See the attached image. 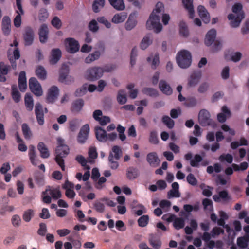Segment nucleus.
<instances>
[{
	"instance_id": "1",
	"label": "nucleus",
	"mask_w": 249,
	"mask_h": 249,
	"mask_svg": "<svg viewBox=\"0 0 249 249\" xmlns=\"http://www.w3.org/2000/svg\"><path fill=\"white\" fill-rule=\"evenodd\" d=\"M58 146L56 149L55 161L63 171H65V167L64 158L66 157L69 153L68 146L64 143L63 139L60 138L57 139Z\"/></svg>"
},
{
	"instance_id": "2",
	"label": "nucleus",
	"mask_w": 249,
	"mask_h": 249,
	"mask_svg": "<svg viewBox=\"0 0 249 249\" xmlns=\"http://www.w3.org/2000/svg\"><path fill=\"white\" fill-rule=\"evenodd\" d=\"M242 9V5L241 3H236L232 6L233 13L229 14L228 16L230 24L231 27L234 28L238 27L242 20L244 18Z\"/></svg>"
},
{
	"instance_id": "3",
	"label": "nucleus",
	"mask_w": 249,
	"mask_h": 249,
	"mask_svg": "<svg viewBox=\"0 0 249 249\" xmlns=\"http://www.w3.org/2000/svg\"><path fill=\"white\" fill-rule=\"evenodd\" d=\"M176 59L178 66L182 69L188 68L192 63L191 53L186 50H181L178 52Z\"/></svg>"
},
{
	"instance_id": "4",
	"label": "nucleus",
	"mask_w": 249,
	"mask_h": 249,
	"mask_svg": "<svg viewBox=\"0 0 249 249\" xmlns=\"http://www.w3.org/2000/svg\"><path fill=\"white\" fill-rule=\"evenodd\" d=\"M160 17L159 15L151 14L146 22V28L148 30H153L158 33L162 29V26L160 22Z\"/></svg>"
},
{
	"instance_id": "5",
	"label": "nucleus",
	"mask_w": 249,
	"mask_h": 249,
	"mask_svg": "<svg viewBox=\"0 0 249 249\" xmlns=\"http://www.w3.org/2000/svg\"><path fill=\"white\" fill-rule=\"evenodd\" d=\"M103 73L104 71L100 67L90 68L85 72L84 77L88 80L94 81L100 78Z\"/></svg>"
},
{
	"instance_id": "6",
	"label": "nucleus",
	"mask_w": 249,
	"mask_h": 249,
	"mask_svg": "<svg viewBox=\"0 0 249 249\" xmlns=\"http://www.w3.org/2000/svg\"><path fill=\"white\" fill-rule=\"evenodd\" d=\"M29 88L31 91L37 96H41L43 94V90L41 85L35 78H31L29 82Z\"/></svg>"
},
{
	"instance_id": "7",
	"label": "nucleus",
	"mask_w": 249,
	"mask_h": 249,
	"mask_svg": "<svg viewBox=\"0 0 249 249\" xmlns=\"http://www.w3.org/2000/svg\"><path fill=\"white\" fill-rule=\"evenodd\" d=\"M90 128L88 124H85L80 129L77 136V141L80 144L85 143L89 138Z\"/></svg>"
},
{
	"instance_id": "8",
	"label": "nucleus",
	"mask_w": 249,
	"mask_h": 249,
	"mask_svg": "<svg viewBox=\"0 0 249 249\" xmlns=\"http://www.w3.org/2000/svg\"><path fill=\"white\" fill-rule=\"evenodd\" d=\"M18 43L15 40L13 44H10V47L8 51V56L11 62L17 60L20 57L19 51L18 48Z\"/></svg>"
},
{
	"instance_id": "9",
	"label": "nucleus",
	"mask_w": 249,
	"mask_h": 249,
	"mask_svg": "<svg viewBox=\"0 0 249 249\" xmlns=\"http://www.w3.org/2000/svg\"><path fill=\"white\" fill-rule=\"evenodd\" d=\"M67 50L70 53H75L79 49L78 42L72 38H67L65 41Z\"/></svg>"
},
{
	"instance_id": "10",
	"label": "nucleus",
	"mask_w": 249,
	"mask_h": 249,
	"mask_svg": "<svg viewBox=\"0 0 249 249\" xmlns=\"http://www.w3.org/2000/svg\"><path fill=\"white\" fill-rule=\"evenodd\" d=\"M59 90L56 86H52L48 90L46 101L48 103H53L55 102L58 97Z\"/></svg>"
},
{
	"instance_id": "11",
	"label": "nucleus",
	"mask_w": 249,
	"mask_h": 249,
	"mask_svg": "<svg viewBox=\"0 0 249 249\" xmlns=\"http://www.w3.org/2000/svg\"><path fill=\"white\" fill-rule=\"evenodd\" d=\"M35 111L38 124L40 125H42L44 123V114L43 107L40 103H36Z\"/></svg>"
},
{
	"instance_id": "12",
	"label": "nucleus",
	"mask_w": 249,
	"mask_h": 249,
	"mask_svg": "<svg viewBox=\"0 0 249 249\" xmlns=\"http://www.w3.org/2000/svg\"><path fill=\"white\" fill-rule=\"evenodd\" d=\"M146 160L151 167L154 168L158 167L160 162L157 154L154 152L149 153L147 155Z\"/></svg>"
},
{
	"instance_id": "13",
	"label": "nucleus",
	"mask_w": 249,
	"mask_h": 249,
	"mask_svg": "<svg viewBox=\"0 0 249 249\" xmlns=\"http://www.w3.org/2000/svg\"><path fill=\"white\" fill-rule=\"evenodd\" d=\"M198 120L202 125H209L211 122L209 112L206 110H201L198 115Z\"/></svg>"
},
{
	"instance_id": "14",
	"label": "nucleus",
	"mask_w": 249,
	"mask_h": 249,
	"mask_svg": "<svg viewBox=\"0 0 249 249\" xmlns=\"http://www.w3.org/2000/svg\"><path fill=\"white\" fill-rule=\"evenodd\" d=\"M197 12L204 23H208L210 22V14L204 6H198L197 7Z\"/></svg>"
},
{
	"instance_id": "15",
	"label": "nucleus",
	"mask_w": 249,
	"mask_h": 249,
	"mask_svg": "<svg viewBox=\"0 0 249 249\" xmlns=\"http://www.w3.org/2000/svg\"><path fill=\"white\" fill-rule=\"evenodd\" d=\"M43 194H49L54 199H58L62 196V194L59 187L57 188H52L49 187L46 189L45 192Z\"/></svg>"
},
{
	"instance_id": "16",
	"label": "nucleus",
	"mask_w": 249,
	"mask_h": 249,
	"mask_svg": "<svg viewBox=\"0 0 249 249\" xmlns=\"http://www.w3.org/2000/svg\"><path fill=\"white\" fill-rule=\"evenodd\" d=\"M11 20L7 16H4L2 21V30L5 35H8L11 32Z\"/></svg>"
},
{
	"instance_id": "17",
	"label": "nucleus",
	"mask_w": 249,
	"mask_h": 249,
	"mask_svg": "<svg viewBox=\"0 0 249 249\" xmlns=\"http://www.w3.org/2000/svg\"><path fill=\"white\" fill-rule=\"evenodd\" d=\"M95 135L97 139L101 142H106L108 140L106 131L100 127L95 128Z\"/></svg>"
},
{
	"instance_id": "18",
	"label": "nucleus",
	"mask_w": 249,
	"mask_h": 249,
	"mask_svg": "<svg viewBox=\"0 0 249 249\" xmlns=\"http://www.w3.org/2000/svg\"><path fill=\"white\" fill-rule=\"evenodd\" d=\"M222 112L217 114V120L219 122H224L227 117H230L231 115L230 110L226 106H223L221 108Z\"/></svg>"
},
{
	"instance_id": "19",
	"label": "nucleus",
	"mask_w": 249,
	"mask_h": 249,
	"mask_svg": "<svg viewBox=\"0 0 249 249\" xmlns=\"http://www.w3.org/2000/svg\"><path fill=\"white\" fill-rule=\"evenodd\" d=\"M159 87L160 90L165 94L170 95L172 93V89L170 86L165 80H160Z\"/></svg>"
},
{
	"instance_id": "20",
	"label": "nucleus",
	"mask_w": 249,
	"mask_h": 249,
	"mask_svg": "<svg viewBox=\"0 0 249 249\" xmlns=\"http://www.w3.org/2000/svg\"><path fill=\"white\" fill-rule=\"evenodd\" d=\"M87 89L90 92H93L96 89L97 90V87L94 85L90 84L89 86L87 85H84L81 88L76 90V95L80 96L84 95L86 93Z\"/></svg>"
},
{
	"instance_id": "21",
	"label": "nucleus",
	"mask_w": 249,
	"mask_h": 249,
	"mask_svg": "<svg viewBox=\"0 0 249 249\" xmlns=\"http://www.w3.org/2000/svg\"><path fill=\"white\" fill-rule=\"evenodd\" d=\"M180 196L179 192V185L177 182H174L172 184V189L168 192V197H178Z\"/></svg>"
},
{
	"instance_id": "22",
	"label": "nucleus",
	"mask_w": 249,
	"mask_h": 249,
	"mask_svg": "<svg viewBox=\"0 0 249 249\" xmlns=\"http://www.w3.org/2000/svg\"><path fill=\"white\" fill-rule=\"evenodd\" d=\"M24 39L26 45H31L34 40V32L30 28L26 29L24 34Z\"/></svg>"
},
{
	"instance_id": "23",
	"label": "nucleus",
	"mask_w": 249,
	"mask_h": 249,
	"mask_svg": "<svg viewBox=\"0 0 249 249\" xmlns=\"http://www.w3.org/2000/svg\"><path fill=\"white\" fill-rule=\"evenodd\" d=\"M24 104L26 109L31 111L33 109L34 102L33 97L30 93H26L24 97Z\"/></svg>"
},
{
	"instance_id": "24",
	"label": "nucleus",
	"mask_w": 249,
	"mask_h": 249,
	"mask_svg": "<svg viewBox=\"0 0 249 249\" xmlns=\"http://www.w3.org/2000/svg\"><path fill=\"white\" fill-rule=\"evenodd\" d=\"M48 29L46 24H42L39 29V35L40 42L44 43L48 38Z\"/></svg>"
},
{
	"instance_id": "25",
	"label": "nucleus",
	"mask_w": 249,
	"mask_h": 249,
	"mask_svg": "<svg viewBox=\"0 0 249 249\" xmlns=\"http://www.w3.org/2000/svg\"><path fill=\"white\" fill-rule=\"evenodd\" d=\"M147 61L153 69H156L160 63L159 55L157 53L151 54L147 57Z\"/></svg>"
},
{
	"instance_id": "26",
	"label": "nucleus",
	"mask_w": 249,
	"mask_h": 249,
	"mask_svg": "<svg viewBox=\"0 0 249 249\" xmlns=\"http://www.w3.org/2000/svg\"><path fill=\"white\" fill-rule=\"evenodd\" d=\"M18 86L21 91H24L27 89V81L25 72L21 71L19 75Z\"/></svg>"
},
{
	"instance_id": "27",
	"label": "nucleus",
	"mask_w": 249,
	"mask_h": 249,
	"mask_svg": "<svg viewBox=\"0 0 249 249\" xmlns=\"http://www.w3.org/2000/svg\"><path fill=\"white\" fill-rule=\"evenodd\" d=\"M216 36V31L214 29L210 30L206 35L205 43L207 46H210L213 42Z\"/></svg>"
},
{
	"instance_id": "28",
	"label": "nucleus",
	"mask_w": 249,
	"mask_h": 249,
	"mask_svg": "<svg viewBox=\"0 0 249 249\" xmlns=\"http://www.w3.org/2000/svg\"><path fill=\"white\" fill-rule=\"evenodd\" d=\"M184 7L188 10L189 17L192 18L195 16L193 0H182Z\"/></svg>"
},
{
	"instance_id": "29",
	"label": "nucleus",
	"mask_w": 249,
	"mask_h": 249,
	"mask_svg": "<svg viewBox=\"0 0 249 249\" xmlns=\"http://www.w3.org/2000/svg\"><path fill=\"white\" fill-rule=\"evenodd\" d=\"M61 56V53L59 49H56L52 51L51 56L50 59V62L52 64H56Z\"/></svg>"
},
{
	"instance_id": "30",
	"label": "nucleus",
	"mask_w": 249,
	"mask_h": 249,
	"mask_svg": "<svg viewBox=\"0 0 249 249\" xmlns=\"http://www.w3.org/2000/svg\"><path fill=\"white\" fill-rule=\"evenodd\" d=\"M29 156L30 161L33 165H36L39 163V160L36 158L35 147L33 145H30L29 149Z\"/></svg>"
},
{
	"instance_id": "31",
	"label": "nucleus",
	"mask_w": 249,
	"mask_h": 249,
	"mask_svg": "<svg viewBox=\"0 0 249 249\" xmlns=\"http://www.w3.org/2000/svg\"><path fill=\"white\" fill-rule=\"evenodd\" d=\"M83 106V101L81 99L77 100L72 103L71 111L73 113H78L82 110Z\"/></svg>"
},
{
	"instance_id": "32",
	"label": "nucleus",
	"mask_w": 249,
	"mask_h": 249,
	"mask_svg": "<svg viewBox=\"0 0 249 249\" xmlns=\"http://www.w3.org/2000/svg\"><path fill=\"white\" fill-rule=\"evenodd\" d=\"M127 14L125 13H120L114 15L112 18V22L115 24L123 22L127 18Z\"/></svg>"
},
{
	"instance_id": "33",
	"label": "nucleus",
	"mask_w": 249,
	"mask_h": 249,
	"mask_svg": "<svg viewBox=\"0 0 249 249\" xmlns=\"http://www.w3.org/2000/svg\"><path fill=\"white\" fill-rule=\"evenodd\" d=\"M110 4L117 10L122 11L125 9L123 0H108Z\"/></svg>"
},
{
	"instance_id": "34",
	"label": "nucleus",
	"mask_w": 249,
	"mask_h": 249,
	"mask_svg": "<svg viewBox=\"0 0 249 249\" xmlns=\"http://www.w3.org/2000/svg\"><path fill=\"white\" fill-rule=\"evenodd\" d=\"M88 155L89 163H93L94 162V160L96 159L98 156V153L97 152L96 148L94 146L90 147L88 151Z\"/></svg>"
},
{
	"instance_id": "35",
	"label": "nucleus",
	"mask_w": 249,
	"mask_h": 249,
	"mask_svg": "<svg viewBox=\"0 0 249 249\" xmlns=\"http://www.w3.org/2000/svg\"><path fill=\"white\" fill-rule=\"evenodd\" d=\"M213 198L215 202H219L221 200L226 201L230 198V197L226 191H222L220 192L218 195H213Z\"/></svg>"
},
{
	"instance_id": "36",
	"label": "nucleus",
	"mask_w": 249,
	"mask_h": 249,
	"mask_svg": "<svg viewBox=\"0 0 249 249\" xmlns=\"http://www.w3.org/2000/svg\"><path fill=\"white\" fill-rule=\"evenodd\" d=\"M249 242V234H246L245 236L238 237L237 239V245L242 248H245L248 246Z\"/></svg>"
},
{
	"instance_id": "37",
	"label": "nucleus",
	"mask_w": 249,
	"mask_h": 249,
	"mask_svg": "<svg viewBox=\"0 0 249 249\" xmlns=\"http://www.w3.org/2000/svg\"><path fill=\"white\" fill-rule=\"evenodd\" d=\"M149 242L155 249H159L161 246V242L160 239H155L153 234L149 235Z\"/></svg>"
},
{
	"instance_id": "38",
	"label": "nucleus",
	"mask_w": 249,
	"mask_h": 249,
	"mask_svg": "<svg viewBox=\"0 0 249 249\" xmlns=\"http://www.w3.org/2000/svg\"><path fill=\"white\" fill-rule=\"evenodd\" d=\"M152 42V38L150 35L143 37L140 43V47L142 50L146 49Z\"/></svg>"
},
{
	"instance_id": "39",
	"label": "nucleus",
	"mask_w": 249,
	"mask_h": 249,
	"mask_svg": "<svg viewBox=\"0 0 249 249\" xmlns=\"http://www.w3.org/2000/svg\"><path fill=\"white\" fill-rule=\"evenodd\" d=\"M101 53L99 51H96L93 52L92 53L89 54L86 58H85V63H91L92 62L96 60H97L100 56Z\"/></svg>"
},
{
	"instance_id": "40",
	"label": "nucleus",
	"mask_w": 249,
	"mask_h": 249,
	"mask_svg": "<svg viewBox=\"0 0 249 249\" xmlns=\"http://www.w3.org/2000/svg\"><path fill=\"white\" fill-rule=\"evenodd\" d=\"M37 148L40 152L41 157L43 158H47L49 156V151L43 143L39 142L38 144Z\"/></svg>"
},
{
	"instance_id": "41",
	"label": "nucleus",
	"mask_w": 249,
	"mask_h": 249,
	"mask_svg": "<svg viewBox=\"0 0 249 249\" xmlns=\"http://www.w3.org/2000/svg\"><path fill=\"white\" fill-rule=\"evenodd\" d=\"M75 160L85 169L87 170L90 169V167L87 165V163H89L88 160H87L83 156L77 155L75 157Z\"/></svg>"
},
{
	"instance_id": "42",
	"label": "nucleus",
	"mask_w": 249,
	"mask_h": 249,
	"mask_svg": "<svg viewBox=\"0 0 249 249\" xmlns=\"http://www.w3.org/2000/svg\"><path fill=\"white\" fill-rule=\"evenodd\" d=\"M137 24V21L134 16L130 15L125 23V28L127 30H131L134 28Z\"/></svg>"
},
{
	"instance_id": "43",
	"label": "nucleus",
	"mask_w": 249,
	"mask_h": 249,
	"mask_svg": "<svg viewBox=\"0 0 249 249\" xmlns=\"http://www.w3.org/2000/svg\"><path fill=\"white\" fill-rule=\"evenodd\" d=\"M36 73L38 78L44 80L46 78L47 72L43 67L41 66H38L36 70Z\"/></svg>"
},
{
	"instance_id": "44",
	"label": "nucleus",
	"mask_w": 249,
	"mask_h": 249,
	"mask_svg": "<svg viewBox=\"0 0 249 249\" xmlns=\"http://www.w3.org/2000/svg\"><path fill=\"white\" fill-rule=\"evenodd\" d=\"M23 134L26 139H30L32 135L31 129L27 124H23L21 126Z\"/></svg>"
},
{
	"instance_id": "45",
	"label": "nucleus",
	"mask_w": 249,
	"mask_h": 249,
	"mask_svg": "<svg viewBox=\"0 0 249 249\" xmlns=\"http://www.w3.org/2000/svg\"><path fill=\"white\" fill-rule=\"evenodd\" d=\"M185 225L184 220L182 218L175 217L173 221V226L177 229L179 230L184 227Z\"/></svg>"
},
{
	"instance_id": "46",
	"label": "nucleus",
	"mask_w": 249,
	"mask_h": 249,
	"mask_svg": "<svg viewBox=\"0 0 249 249\" xmlns=\"http://www.w3.org/2000/svg\"><path fill=\"white\" fill-rule=\"evenodd\" d=\"M34 216V211L32 209L25 211L22 216L23 219L26 222H29Z\"/></svg>"
},
{
	"instance_id": "47",
	"label": "nucleus",
	"mask_w": 249,
	"mask_h": 249,
	"mask_svg": "<svg viewBox=\"0 0 249 249\" xmlns=\"http://www.w3.org/2000/svg\"><path fill=\"white\" fill-rule=\"evenodd\" d=\"M117 100L118 102L121 105L124 104L127 101V98L125 93L123 90H120L118 92Z\"/></svg>"
},
{
	"instance_id": "48",
	"label": "nucleus",
	"mask_w": 249,
	"mask_h": 249,
	"mask_svg": "<svg viewBox=\"0 0 249 249\" xmlns=\"http://www.w3.org/2000/svg\"><path fill=\"white\" fill-rule=\"evenodd\" d=\"M134 84L132 83L128 85L127 86V89L130 90L129 92V97L132 99H135L138 94V90L134 89Z\"/></svg>"
},
{
	"instance_id": "49",
	"label": "nucleus",
	"mask_w": 249,
	"mask_h": 249,
	"mask_svg": "<svg viewBox=\"0 0 249 249\" xmlns=\"http://www.w3.org/2000/svg\"><path fill=\"white\" fill-rule=\"evenodd\" d=\"M180 35L184 37H187L189 35V31L185 23L181 22L179 24Z\"/></svg>"
},
{
	"instance_id": "50",
	"label": "nucleus",
	"mask_w": 249,
	"mask_h": 249,
	"mask_svg": "<svg viewBox=\"0 0 249 249\" xmlns=\"http://www.w3.org/2000/svg\"><path fill=\"white\" fill-rule=\"evenodd\" d=\"M202 160V157L198 154L195 155L190 160V165L193 167H198L199 163Z\"/></svg>"
},
{
	"instance_id": "51",
	"label": "nucleus",
	"mask_w": 249,
	"mask_h": 249,
	"mask_svg": "<svg viewBox=\"0 0 249 249\" xmlns=\"http://www.w3.org/2000/svg\"><path fill=\"white\" fill-rule=\"evenodd\" d=\"M105 5V0H95L93 4V10L97 13L99 12L100 9L104 7Z\"/></svg>"
},
{
	"instance_id": "52",
	"label": "nucleus",
	"mask_w": 249,
	"mask_h": 249,
	"mask_svg": "<svg viewBox=\"0 0 249 249\" xmlns=\"http://www.w3.org/2000/svg\"><path fill=\"white\" fill-rule=\"evenodd\" d=\"M17 14L14 19V24L16 27L18 28L21 26V16L24 14V12L21 13L19 11H16Z\"/></svg>"
},
{
	"instance_id": "53",
	"label": "nucleus",
	"mask_w": 249,
	"mask_h": 249,
	"mask_svg": "<svg viewBox=\"0 0 249 249\" xmlns=\"http://www.w3.org/2000/svg\"><path fill=\"white\" fill-rule=\"evenodd\" d=\"M163 11V4L162 3L159 2L156 4L155 8L153 10L151 14H154V15H159L160 17L161 13Z\"/></svg>"
},
{
	"instance_id": "54",
	"label": "nucleus",
	"mask_w": 249,
	"mask_h": 249,
	"mask_svg": "<svg viewBox=\"0 0 249 249\" xmlns=\"http://www.w3.org/2000/svg\"><path fill=\"white\" fill-rule=\"evenodd\" d=\"M12 96L13 99L16 103H18L20 100V94L15 86H12Z\"/></svg>"
},
{
	"instance_id": "55",
	"label": "nucleus",
	"mask_w": 249,
	"mask_h": 249,
	"mask_svg": "<svg viewBox=\"0 0 249 249\" xmlns=\"http://www.w3.org/2000/svg\"><path fill=\"white\" fill-rule=\"evenodd\" d=\"M200 77L197 75H192L188 82V86L190 87H195L200 81Z\"/></svg>"
},
{
	"instance_id": "56",
	"label": "nucleus",
	"mask_w": 249,
	"mask_h": 249,
	"mask_svg": "<svg viewBox=\"0 0 249 249\" xmlns=\"http://www.w3.org/2000/svg\"><path fill=\"white\" fill-rule=\"evenodd\" d=\"M112 153L113 158L114 157L116 160H118L122 154V150L120 147L118 146H114L112 148Z\"/></svg>"
},
{
	"instance_id": "57",
	"label": "nucleus",
	"mask_w": 249,
	"mask_h": 249,
	"mask_svg": "<svg viewBox=\"0 0 249 249\" xmlns=\"http://www.w3.org/2000/svg\"><path fill=\"white\" fill-rule=\"evenodd\" d=\"M79 121L77 119H74L69 122V128L72 132L75 131L79 126Z\"/></svg>"
},
{
	"instance_id": "58",
	"label": "nucleus",
	"mask_w": 249,
	"mask_h": 249,
	"mask_svg": "<svg viewBox=\"0 0 249 249\" xmlns=\"http://www.w3.org/2000/svg\"><path fill=\"white\" fill-rule=\"evenodd\" d=\"M209 87V84L207 82H202L198 87L197 91L201 94L206 92Z\"/></svg>"
},
{
	"instance_id": "59",
	"label": "nucleus",
	"mask_w": 249,
	"mask_h": 249,
	"mask_svg": "<svg viewBox=\"0 0 249 249\" xmlns=\"http://www.w3.org/2000/svg\"><path fill=\"white\" fill-rule=\"evenodd\" d=\"M149 217L148 215H143L139 218L138 223L139 226L142 227H145L148 223Z\"/></svg>"
},
{
	"instance_id": "60",
	"label": "nucleus",
	"mask_w": 249,
	"mask_h": 249,
	"mask_svg": "<svg viewBox=\"0 0 249 249\" xmlns=\"http://www.w3.org/2000/svg\"><path fill=\"white\" fill-rule=\"evenodd\" d=\"M219 160L221 162L226 161L229 163H231L233 160V157L231 155L229 154H222L219 157Z\"/></svg>"
},
{
	"instance_id": "61",
	"label": "nucleus",
	"mask_w": 249,
	"mask_h": 249,
	"mask_svg": "<svg viewBox=\"0 0 249 249\" xmlns=\"http://www.w3.org/2000/svg\"><path fill=\"white\" fill-rule=\"evenodd\" d=\"M96 180L97 182L95 184V188L99 190L102 189L105 186L104 183L107 181L106 178L102 177L100 178H99Z\"/></svg>"
},
{
	"instance_id": "62",
	"label": "nucleus",
	"mask_w": 249,
	"mask_h": 249,
	"mask_svg": "<svg viewBox=\"0 0 249 249\" xmlns=\"http://www.w3.org/2000/svg\"><path fill=\"white\" fill-rule=\"evenodd\" d=\"M162 121L167 127L169 128H172L174 125V121L167 116H164L162 118Z\"/></svg>"
},
{
	"instance_id": "63",
	"label": "nucleus",
	"mask_w": 249,
	"mask_h": 249,
	"mask_svg": "<svg viewBox=\"0 0 249 249\" xmlns=\"http://www.w3.org/2000/svg\"><path fill=\"white\" fill-rule=\"evenodd\" d=\"M204 209L208 211H212L213 208V202L211 200L205 198L203 200Z\"/></svg>"
},
{
	"instance_id": "64",
	"label": "nucleus",
	"mask_w": 249,
	"mask_h": 249,
	"mask_svg": "<svg viewBox=\"0 0 249 249\" xmlns=\"http://www.w3.org/2000/svg\"><path fill=\"white\" fill-rule=\"evenodd\" d=\"M48 13L45 9H41L39 11L38 18L40 21H45L48 17Z\"/></svg>"
}]
</instances>
